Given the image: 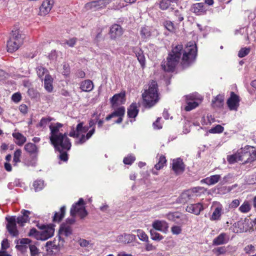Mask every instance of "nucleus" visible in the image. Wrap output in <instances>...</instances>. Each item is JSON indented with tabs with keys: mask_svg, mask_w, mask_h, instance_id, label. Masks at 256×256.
<instances>
[{
	"mask_svg": "<svg viewBox=\"0 0 256 256\" xmlns=\"http://www.w3.org/2000/svg\"><path fill=\"white\" fill-rule=\"evenodd\" d=\"M181 64L186 68L190 66L195 60L197 56V47L194 42H188L183 50L182 44L176 46L172 48L167 57V60L163 62L161 64L162 68L168 72L174 71L180 62L182 54Z\"/></svg>",
	"mask_w": 256,
	"mask_h": 256,
	"instance_id": "1",
	"label": "nucleus"
},
{
	"mask_svg": "<svg viewBox=\"0 0 256 256\" xmlns=\"http://www.w3.org/2000/svg\"><path fill=\"white\" fill-rule=\"evenodd\" d=\"M22 216H18L16 219L15 216L6 218L8 222L6 228L9 233L13 236H16L18 234V232L16 228V222L21 226L29 221V214L30 212L28 210H22L21 212Z\"/></svg>",
	"mask_w": 256,
	"mask_h": 256,
	"instance_id": "2",
	"label": "nucleus"
},
{
	"mask_svg": "<svg viewBox=\"0 0 256 256\" xmlns=\"http://www.w3.org/2000/svg\"><path fill=\"white\" fill-rule=\"evenodd\" d=\"M144 104L146 108H150L154 106L159 100L158 92V84L154 80H152L149 85L148 90H145L142 94Z\"/></svg>",
	"mask_w": 256,
	"mask_h": 256,
	"instance_id": "3",
	"label": "nucleus"
},
{
	"mask_svg": "<svg viewBox=\"0 0 256 256\" xmlns=\"http://www.w3.org/2000/svg\"><path fill=\"white\" fill-rule=\"evenodd\" d=\"M24 35L19 30H12L9 40L7 42V50L13 52L18 50L23 44Z\"/></svg>",
	"mask_w": 256,
	"mask_h": 256,
	"instance_id": "4",
	"label": "nucleus"
},
{
	"mask_svg": "<svg viewBox=\"0 0 256 256\" xmlns=\"http://www.w3.org/2000/svg\"><path fill=\"white\" fill-rule=\"evenodd\" d=\"M50 142L55 149L59 152L65 150H68L70 149L72 146L70 140L68 137L66 133L50 140Z\"/></svg>",
	"mask_w": 256,
	"mask_h": 256,
	"instance_id": "5",
	"label": "nucleus"
},
{
	"mask_svg": "<svg viewBox=\"0 0 256 256\" xmlns=\"http://www.w3.org/2000/svg\"><path fill=\"white\" fill-rule=\"evenodd\" d=\"M240 160L243 164L254 162L256 159V150L250 146H246L240 151Z\"/></svg>",
	"mask_w": 256,
	"mask_h": 256,
	"instance_id": "6",
	"label": "nucleus"
},
{
	"mask_svg": "<svg viewBox=\"0 0 256 256\" xmlns=\"http://www.w3.org/2000/svg\"><path fill=\"white\" fill-rule=\"evenodd\" d=\"M84 204V200L82 198H80L77 202L72 205L70 210V216H76L77 214L81 219H84L88 214L86 210Z\"/></svg>",
	"mask_w": 256,
	"mask_h": 256,
	"instance_id": "7",
	"label": "nucleus"
},
{
	"mask_svg": "<svg viewBox=\"0 0 256 256\" xmlns=\"http://www.w3.org/2000/svg\"><path fill=\"white\" fill-rule=\"evenodd\" d=\"M40 229L42 231L40 232V240H45L53 236L54 228L53 225L42 224Z\"/></svg>",
	"mask_w": 256,
	"mask_h": 256,
	"instance_id": "8",
	"label": "nucleus"
},
{
	"mask_svg": "<svg viewBox=\"0 0 256 256\" xmlns=\"http://www.w3.org/2000/svg\"><path fill=\"white\" fill-rule=\"evenodd\" d=\"M167 218L168 220L180 226L186 224L188 222V219L185 216L182 215L178 212L168 214Z\"/></svg>",
	"mask_w": 256,
	"mask_h": 256,
	"instance_id": "9",
	"label": "nucleus"
},
{
	"mask_svg": "<svg viewBox=\"0 0 256 256\" xmlns=\"http://www.w3.org/2000/svg\"><path fill=\"white\" fill-rule=\"evenodd\" d=\"M239 96L234 94V92H230V96L227 100V104L230 110H237L239 106Z\"/></svg>",
	"mask_w": 256,
	"mask_h": 256,
	"instance_id": "10",
	"label": "nucleus"
},
{
	"mask_svg": "<svg viewBox=\"0 0 256 256\" xmlns=\"http://www.w3.org/2000/svg\"><path fill=\"white\" fill-rule=\"evenodd\" d=\"M123 34V30L120 26L114 24L110 28L109 34L112 40H116Z\"/></svg>",
	"mask_w": 256,
	"mask_h": 256,
	"instance_id": "11",
	"label": "nucleus"
},
{
	"mask_svg": "<svg viewBox=\"0 0 256 256\" xmlns=\"http://www.w3.org/2000/svg\"><path fill=\"white\" fill-rule=\"evenodd\" d=\"M135 239V235L124 233L117 236L116 242L118 243L128 244L132 242Z\"/></svg>",
	"mask_w": 256,
	"mask_h": 256,
	"instance_id": "12",
	"label": "nucleus"
},
{
	"mask_svg": "<svg viewBox=\"0 0 256 256\" xmlns=\"http://www.w3.org/2000/svg\"><path fill=\"white\" fill-rule=\"evenodd\" d=\"M54 4L52 0H44L40 8V14L44 16L48 14L51 10Z\"/></svg>",
	"mask_w": 256,
	"mask_h": 256,
	"instance_id": "13",
	"label": "nucleus"
},
{
	"mask_svg": "<svg viewBox=\"0 0 256 256\" xmlns=\"http://www.w3.org/2000/svg\"><path fill=\"white\" fill-rule=\"evenodd\" d=\"M172 168L173 170L177 174L182 173L184 170V165L182 160L180 158L174 160Z\"/></svg>",
	"mask_w": 256,
	"mask_h": 256,
	"instance_id": "14",
	"label": "nucleus"
},
{
	"mask_svg": "<svg viewBox=\"0 0 256 256\" xmlns=\"http://www.w3.org/2000/svg\"><path fill=\"white\" fill-rule=\"evenodd\" d=\"M154 230L166 232L168 229V223L164 220H156L152 224Z\"/></svg>",
	"mask_w": 256,
	"mask_h": 256,
	"instance_id": "15",
	"label": "nucleus"
},
{
	"mask_svg": "<svg viewBox=\"0 0 256 256\" xmlns=\"http://www.w3.org/2000/svg\"><path fill=\"white\" fill-rule=\"evenodd\" d=\"M230 240L229 235L222 232L213 240L212 244L216 246L224 244L228 242Z\"/></svg>",
	"mask_w": 256,
	"mask_h": 256,
	"instance_id": "16",
	"label": "nucleus"
},
{
	"mask_svg": "<svg viewBox=\"0 0 256 256\" xmlns=\"http://www.w3.org/2000/svg\"><path fill=\"white\" fill-rule=\"evenodd\" d=\"M104 5V0H98L97 1H92L88 2L85 5L86 10H96L102 8Z\"/></svg>",
	"mask_w": 256,
	"mask_h": 256,
	"instance_id": "17",
	"label": "nucleus"
},
{
	"mask_svg": "<svg viewBox=\"0 0 256 256\" xmlns=\"http://www.w3.org/2000/svg\"><path fill=\"white\" fill-rule=\"evenodd\" d=\"M125 92H121L114 94L110 100L112 106L122 104L125 101Z\"/></svg>",
	"mask_w": 256,
	"mask_h": 256,
	"instance_id": "18",
	"label": "nucleus"
},
{
	"mask_svg": "<svg viewBox=\"0 0 256 256\" xmlns=\"http://www.w3.org/2000/svg\"><path fill=\"white\" fill-rule=\"evenodd\" d=\"M203 209L202 206L200 203H198L188 205L186 208V210L188 212L198 215Z\"/></svg>",
	"mask_w": 256,
	"mask_h": 256,
	"instance_id": "19",
	"label": "nucleus"
},
{
	"mask_svg": "<svg viewBox=\"0 0 256 256\" xmlns=\"http://www.w3.org/2000/svg\"><path fill=\"white\" fill-rule=\"evenodd\" d=\"M62 125L60 123H56L54 126H50V140L58 136L64 134L60 132V128L62 127Z\"/></svg>",
	"mask_w": 256,
	"mask_h": 256,
	"instance_id": "20",
	"label": "nucleus"
},
{
	"mask_svg": "<svg viewBox=\"0 0 256 256\" xmlns=\"http://www.w3.org/2000/svg\"><path fill=\"white\" fill-rule=\"evenodd\" d=\"M194 198L193 194L190 190L184 192L178 198V202L181 204H185Z\"/></svg>",
	"mask_w": 256,
	"mask_h": 256,
	"instance_id": "21",
	"label": "nucleus"
},
{
	"mask_svg": "<svg viewBox=\"0 0 256 256\" xmlns=\"http://www.w3.org/2000/svg\"><path fill=\"white\" fill-rule=\"evenodd\" d=\"M72 233V229L70 226L62 224L59 230L60 238L62 236H68Z\"/></svg>",
	"mask_w": 256,
	"mask_h": 256,
	"instance_id": "22",
	"label": "nucleus"
},
{
	"mask_svg": "<svg viewBox=\"0 0 256 256\" xmlns=\"http://www.w3.org/2000/svg\"><path fill=\"white\" fill-rule=\"evenodd\" d=\"M125 114V108L124 106H120L118 108L117 110L112 112L111 114L108 115L106 118V120L108 121L111 118L114 117H120V116H124Z\"/></svg>",
	"mask_w": 256,
	"mask_h": 256,
	"instance_id": "23",
	"label": "nucleus"
},
{
	"mask_svg": "<svg viewBox=\"0 0 256 256\" xmlns=\"http://www.w3.org/2000/svg\"><path fill=\"white\" fill-rule=\"evenodd\" d=\"M191 10L196 15L202 14L205 12L204 4L202 2L194 4L192 6Z\"/></svg>",
	"mask_w": 256,
	"mask_h": 256,
	"instance_id": "24",
	"label": "nucleus"
},
{
	"mask_svg": "<svg viewBox=\"0 0 256 256\" xmlns=\"http://www.w3.org/2000/svg\"><path fill=\"white\" fill-rule=\"evenodd\" d=\"M224 104V96L218 94L212 100V106L213 108H222Z\"/></svg>",
	"mask_w": 256,
	"mask_h": 256,
	"instance_id": "25",
	"label": "nucleus"
},
{
	"mask_svg": "<svg viewBox=\"0 0 256 256\" xmlns=\"http://www.w3.org/2000/svg\"><path fill=\"white\" fill-rule=\"evenodd\" d=\"M80 88L84 92H90L94 88V84L90 80H85L81 82Z\"/></svg>",
	"mask_w": 256,
	"mask_h": 256,
	"instance_id": "26",
	"label": "nucleus"
},
{
	"mask_svg": "<svg viewBox=\"0 0 256 256\" xmlns=\"http://www.w3.org/2000/svg\"><path fill=\"white\" fill-rule=\"evenodd\" d=\"M139 112L136 103H132L128 108V116L130 118H135Z\"/></svg>",
	"mask_w": 256,
	"mask_h": 256,
	"instance_id": "27",
	"label": "nucleus"
},
{
	"mask_svg": "<svg viewBox=\"0 0 256 256\" xmlns=\"http://www.w3.org/2000/svg\"><path fill=\"white\" fill-rule=\"evenodd\" d=\"M53 79L50 74H46L44 80V87L46 91L50 92L53 90Z\"/></svg>",
	"mask_w": 256,
	"mask_h": 256,
	"instance_id": "28",
	"label": "nucleus"
},
{
	"mask_svg": "<svg viewBox=\"0 0 256 256\" xmlns=\"http://www.w3.org/2000/svg\"><path fill=\"white\" fill-rule=\"evenodd\" d=\"M134 52L135 53L136 56L142 67L144 68L145 65L146 60L143 51L139 48H135Z\"/></svg>",
	"mask_w": 256,
	"mask_h": 256,
	"instance_id": "29",
	"label": "nucleus"
},
{
	"mask_svg": "<svg viewBox=\"0 0 256 256\" xmlns=\"http://www.w3.org/2000/svg\"><path fill=\"white\" fill-rule=\"evenodd\" d=\"M222 206L221 205L218 206L214 208L211 216L210 217V220H220L222 214Z\"/></svg>",
	"mask_w": 256,
	"mask_h": 256,
	"instance_id": "30",
	"label": "nucleus"
},
{
	"mask_svg": "<svg viewBox=\"0 0 256 256\" xmlns=\"http://www.w3.org/2000/svg\"><path fill=\"white\" fill-rule=\"evenodd\" d=\"M221 176L219 174H216L203 179L202 181L208 185H213L217 183L220 180Z\"/></svg>",
	"mask_w": 256,
	"mask_h": 256,
	"instance_id": "31",
	"label": "nucleus"
},
{
	"mask_svg": "<svg viewBox=\"0 0 256 256\" xmlns=\"http://www.w3.org/2000/svg\"><path fill=\"white\" fill-rule=\"evenodd\" d=\"M187 100H193L194 98L192 96H186ZM198 106V104L195 102V101H192V102H187V105L184 108V110L187 111H190L194 108H195Z\"/></svg>",
	"mask_w": 256,
	"mask_h": 256,
	"instance_id": "32",
	"label": "nucleus"
},
{
	"mask_svg": "<svg viewBox=\"0 0 256 256\" xmlns=\"http://www.w3.org/2000/svg\"><path fill=\"white\" fill-rule=\"evenodd\" d=\"M66 206H62L60 208V212H56L53 216L54 222H60L64 217L66 213Z\"/></svg>",
	"mask_w": 256,
	"mask_h": 256,
	"instance_id": "33",
	"label": "nucleus"
},
{
	"mask_svg": "<svg viewBox=\"0 0 256 256\" xmlns=\"http://www.w3.org/2000/svg\"><path fill=\"white\" fill-rule=\"evenodd\" d=\"M12 136L16 140V143L18 146H22L26 142V138L20 132H14Z\"/></svg>",
	"mask_w": 256,
	"mask_h": 256,
	"instance_id": "34",
	"label": "nucleus"
},
{
	"mask_svg": "<svg viewBox=\"0 0 256 256\" xmlns=\"http://www.w3.org/2000/svg\"><path fill=\"white\" fill-rule=\"evenodd\" d=\"M24 150L30 154H35L38 152V148L34 144L28 142L24 146Z\"/></svg>",
	"mask_w": 256,
	"mask_h": 256,
	"instance_id": "35",
	"label": "nucleus"
},
{
	"mask_svg": "<svg viewBox=\"0 0 256 256\" xmlns=\"http://www.w3.org/2000/svg\"><path fill=\"white\" fill-rule=\"evenodd\" d=\"M227 160L230 164L240 162V152H238L237 153L228 156L227 157Z\"/></svg>",
	"mask_w": 256,
	"mask_h": 256,
	"instance_id": "36",
	"label": "nucleus"
},
{
	"mask_svg": "<svg viewBox=\"0 0 256 256\" xmlns=\"http://www.w3.org/2000/svg\"><path fill=\"white\" fill-rule=\"evenodd\" d=\"M166 162V157L162 155L159 158L158 162L156 164L154 167L156 170H160L164 167V164H165Z\"/></svg>",
	"mask_w": 256,
	"mask_h": 256,
	"instance_id": "37",
	"label": "nucleus"
},
{
	"mask_svg": "<svg viewBox=\"0 0 256 256\" xmlns=\"http://www.w3.org/2000/svg\"><path fill=\"white\" fill-rule=\"evenodd\" d=\"M250 209V206L248 201H245L239 208L240 211L242 213H247Z\"/></svg>",
	"mask_w": 256,
	"mask_h": 256,
	"instance_id": "38",
	"label": "nucleus"
},
{
	"mask_svg": "<svg viewBox=\"0 0 256 256\" xmlns=\"http://www.w3.org/2000/svg\"><path fill=\"white\" fill-rule=\"evenodd\" d=\"M156 230H150V234L151 238L154 240L160 241L163 239V236L160 235L159 233L157 232Z\"/></svg>",
	"mask_w": 256,
	"mask_h": 256,
	"instance_id": "39",
	"label": "nucleus"
},
{
	"mask_svg": "<svg viewBox=\"0 0 256 256\" xmlns=\"http://www.w3.org/2000/svg\"><path fill=\"white\" fill-rule=\"evenodd\" d=\"M172 3H174L172 0H162L160 7L162 10H164L168 8Z\"/></svg>",
	"mask_w": 256,
	"mask_h": 256,
	"instance_id": "40",
	"label": "nucleus"
},
{
	"mask_svg": "<svg viewBox=\"0 0 256 256\" xmlns=\"http://www.w3.org/2000/svg\"><path fill=\"white\" fill-rule=\"evenodd\" d=\"M45 247L46 251L50 253L53 252V250H56L57 248L54 242L52 241H48L46 242Z\"/></svg>",
	"mask_w": 256,
	"mask_h": 256,
	"instance_id": "41",
	"label": "nucleus"
},
{
	"mask_svg": "<svg viewBox=\"0 0 256 256\" xmlns=\"http://www.w3.org/2000/svg\"><path fill=\"white\" fill-rule=\"evenodd\" d=\"M250 51V48H242L238 52V57L242 58L247 56Z\"/></svg>",
	"mask_w": 256,
	"mask_h": 256,
	"instance_id": "42",
	"label": "nucleus"
},
{
	"mask_svg": "<svg viewBox=\"0 0 256 256\" xmlns=\"http://www.w3.org/2000/svg\"><path fill=\"white\" fill-rule=\"evenodd\" d=\"M136 232L140 240L144 242H147L148 240V236L143 230H138Z\"/></svg>",
	"mask_w": 256,
	"mask_h": 256,
	"instance_id": "43",
	"label": "nucleus"
},
{
	"mask_svg": "<svg viewBox=\"0 0 256 256\" xmlns=\"http://www.w3.org/2000/svg\"><path fill=\"white\" fill-rule=\"evenodd\" d=\"M33 186L36 192L39 191L44 187V182L41 180H36L33 184Z\"/></svg>",
	"mask_w": 256,
	"mask_h": 256,
	"instance_id": "44",
	"label": "nucleus"
},
{
	"mask_svg": "<svg viewBox=\"0 0 256 256\" xmlns=\"http://www.w3.org/2000/svg\"><path fill=\"white\" fill-rule=\"evenodd\" d=\"M22 152L20 149L16 150L14 154V162L15 163V164L18 162H20V157L21 156Z\"/></svg>",
	"mask_w": 256,
	"mask_h": 256,
	"instance_id": "45",
	"label": "nucleus"
},
{
	"mask_svg": "<svg viewBox=\"0 0 256 256\" xmlns=\"http://www.w3.org/2000/svg\"><path fill=\"white\" fill-rule=\"evenodd\" d=\"M77 42L76 38H72L68 40L63 41L62 44H66L70 47H74Z\"/></svg>",
	"mask_w": 256,
	"mask_h": 256,
	"instance_id": "46",
	"label": "nucleus"
},
{
	"mask_svg": "<svg viewBox=\"0 0 256 256\" xmlns=\"http://www.w3.org/2000/svg\"><path fill=\"white\" fill-rule=\"evenodd\" d=\"M224 128L220 124L216 125L215 127L212 128L210 130V133H221L224 131Z\"/></svg>",
	"mask_w": 256,
	"mask_h": 256,
	"instance_id": "47",
	"label": "nucleus"
},
{
	"mask_svg": "<svg viewBox=\"0 0 256 256\" xmlns=\"http://www.w3.org/2000/svg\"><path fill=\"white\" fill-rule=\"evenodd\" d=\"M31 256H38V250L36 246L33 244L29 246Z\"/></svg>",
	"mask_w": 256,
	"mask_h": 256,
	"instance_id": "48",
	"label": "nucleus"
},
{
	"mask_svg": "<svg viewBox=\"0 0 256 256\" xmlns=\"http://www.w3.org/2000/svg\"><path fill=\"white\" fill-rule=\"evenodd\" d=\"M40 232H38L34 228H32L28 233L29 236H34L38 240H40Z\"/></svg>",
	"mask_w": 256,
	"mask_h": 256,
	"instance_id": "49",
	"label": "nucleus"
},
{
	"mask_svg": "<svg viewBox=\"0 0 256 256\" xmlns=\"http://www.w3.org/2000/svg\"><path fill=\"white\" fill-rule=\"evenodd\" d=\"M165 28L170 32H174L175 28L174 24L170 21H166L164 24Z\"/></svg>",
	"mask_w": 256,
	"mask_h": 256,
	"instance_id": "50",
	"label": "nucleus"
},
{
	"mask_svg": "<svg viewBox=\"0 0 256 256\" xmlns=\"http://www.w3.org/2000/svg\"><path fill=\"white\" fill-rule=\"evenodd\" d=\"M50 121V119L43 118L38 124V127L45 128L47 124Z\"/></svg>",
	"mask_w": 256,
	"mask_h": 256,
	"instance_id": "51",
	"label": "nucleus"
},
{
	"mask_svg": "<svg viewBox=\"0 0 256 256\" xmlns=\"http://www.w3.org/2000/svg\"><path fill=\"white\" fill-rule=\"evenodd\" d=\"M135 157L132 156H129L124 158L123 162L126 164H131L134 160Z\"/></svg>",
	"mask_w": 256,
	"mask_h": 256,
	"instance_id": "52",
	"label": "nucleus"
},
{
	"mask_svg": "<svg viewBox=\"0 0 256 256\" xmlns=\"http://www.w3.org/2000/svg\"><path fill=\"white\" fill-rule=\"evenodd\" d=\"M46 71L47 70L45 68L42 66L38 67L36 68L37 74L40 78H42Z\"/></svg>",
	"mask_w": 256,
	"mask_h": 256,
	"instance_id": "53",
	"label": "nucleus"
},
{
	"mask_svg": "<svg viewBox=\"0 0 256 256\" xmlns=\"http://www.w3.org/2000/svg\"><path fill=\"white\" fill-rule=\"evenodd\" d=\"M182 228L180 226H174L172 227L171 231L174 234H179L182 232Z\"/></svg>",
	"mask_w": 256,
	"mask_h": 256,
	"instance_id": "54",
	"label": "nucleus"
},
{
	"mask_svg": "<svg viewBox=\"0 0 256 256\" xmlns=\"http://www.w3.org/2000/svg\"><path fill=\"white\" fill-rule=\"evenodd\" d=\"M190 191H192V194H193L194 196V197L198 196V194H197V193L201 192H203L204 188L202 187H196V188H194L192 189H190Z\"/></svg>",
	"mask_w": 256,
	"mask_h": 256,
	"instance_id": "55",
	"label": "nucleus"
},
{
	"mask_svg": "<svg viewBox=\"0 0 256 256\" xmlns=\"http://www.w3.org/2000/svg\"><path fill=\"white\" fill-rule=\"evenodd\" d=\"M213 251L215 254L219 255L224 254L226 252V249L224 246H221L214 249Z\"/></svg>",
	"mask_w": 256,
	"mask_h": 256,
	"instance_id": "56",
	"label": "nucleus"
},
{
	"mask_svg": "<svg viewBox=\"0 0 256 256\" xmlns=\"http://www.w3.org/2000/svg\"><path fill=\"white\" fill-rule=\"evenodd\" d=\"M12 100L15 102H19L22 99V96L20 93L16 92L12 94Z\"/></svg>",
	"mask_w": 256,
	"mask_h": 256,
	"instance_id": "57",
	"label": "nucleus"
},
{
	"mask_svg": "<svg viewBox=\"0 0 256 256\" xmlns=\"http://www.w3.org/2000/svg\"><path fill=\"white\" fill-rule=\"evenodd\" d=\"M174 15L175 16L174 20L176 21L180 22L184 20L183 16L180 14L178 10H175L174 12Z\"/></svg>",
	"mask_w": 256,
	"mask_h": 256,
	"instance_id": "58",
	"label": "nucleus"
},
{
	"mask_svg": "<svg viewBox=\"0 0 256 256\" xmlns=\"http://www.w3.org/2000/svg\"><path fill=\"white\" fill-rule=\"evenodd\" d=\"M10 246V244L8 243V240L7 239H4L2 242L1 244V248L0 250H6L7 248H8Z\"/></svg>",
	"mask_w": 256,
	"mask_h": 256,
	"instance_id": "59",
	"label": "nucleus"
},
{
	"mask_svg": "<svg viewBox=\"0 0 256 256\" xmlns=\"http://www.w3.org/2000/svg\"><path fill=\"white\" fill-rule=\"evenodd\" d=\"M59 155V158L61 160L66 162L68 160V154L66 152L62 151Z\"/></svg>",
	"mask_w": 256,
	"mask_h": 256,
	"instance_id": "60",
	"label": "nucleus"
},
{
	"mask_svg": "<svg viewBox=\"0 0 256 256\" xmlns=\"http://www.w3.org/2000/svg\"><path fill=\"white\" fill-rule=\"evenodd\" d=\"M161 118H158L156 121L153 123V126L154 129L160 130L162 128V125L160 123Z\"/></svg>",
	"mask_w": 256,
	"mask_h": 256,
	"instance_id": "61",
	"label": "nucleus"
},
{
	"mask_svg": "<svg viewBox=\"0 0 256 256\" xmlns=\"http://www.w3.org/2000/svg\"><path fill=\"white\" fill-rule=\"evenodd\" d=\"M69 136L74 138H78L80 136V134H78V132H76V130H75L74 128L72 127L71 130L70 132Z\"/></svg>",
	"mask_w": 256,
	"mask_h": 256,
	"instance_id": "62",
	"label": "nucleus"
},
{
	"mask_svg": "<svg viewBox=\"0 0 256 256\" xmlns=\"http://www.w3.org/2000/svg\"><path fill=\"white\" fill-rule=\"evenodd\" d=\"M88 140V138L86 135L82 134L79 140L77 142H76V144H82L84 143Z\"/></svg>",
	"mask_w": 256,
	"mask_h": 256,
	"instance_id": "63",
	"label": "nucleus"
},
{
	"mask_svg": "<svg viewBox=\"0 0 256 256\" xmlns=\"http://www.w3.org/2000/svg\"><path fill=\"white\" fill-rule=\"evenodd\" d=\"M20 111L24 114H26L28 112V108L26 105L24 104H22L19 106L18 108Z\"/></svg>",
	"mask_w": 256,
	"mask_h": 256,
	"instance_id": "64",
	"label": "nucleus"
}]
</instances>
